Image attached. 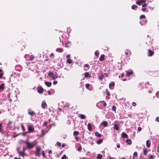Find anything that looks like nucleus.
<instances>
[{"label":"nucleus","mask_w":159,"mask_h":159,"mask_svg":"<svg viewBox=\"0 0 159 159\" xmlns=\"http://www.w3.org/2000/svg\"><path fill=\"white\" fill-rule=\"evenodd\" d=\"M87 127L89 131H91L92 130V126L91 124L90 123H89L88 124Z\"/></svg>","instance_id":"14"},{"label":"nucleus","mask_w":159,"mask_h":159,"mask_svg":"<svg viewBox=\"0 0 159 159\" xmlns=\"http://www.w3.org/2000/svg\"><path fill=\"white\" fill-rule=\"evenodd\" d=\"M65 158L68 159L67 157L64 154L61 158V159H65Z\"/></svg>","instance_id":"34"},{"label":"nucleus","mask_w":159,"mask_h":159,"mask_svg":"<svg viewBox=\"0 0 159 159\" xmlns=\"http://www.w3.org/2000/svg\"><path fill=\"white\" fill-rule=\"evenodd\" d=\"M28 132L29 133L33 132L34 131V128L32 127L31 126H28Z\"/></svg>","instance_id":"3"},{"label":"nucleus","mask_w":159,"mask_h":159,"mask_svg":"<svg viewBox=\"0 0 159 159\" xmlns=\"http://www.w3.org/2000/svg\"><path fill=\"white\" fill-rule=\"evenodd\" d=\"M3 84L2 83L0 85V90L3 89Z\"/></svg>","instance_id":"33"},{"label":"nucleus","mask_w":159,"mask_h":159,"mask_svg":"<svg viewBox=\"0 0 159 159\" xmlns=\"http://www.w3.org/2000/svg\"><path fill=\"white\" fill-rule=\"evenodd\" d=\"M45 84L48 87H50L52 85V83L51 82L46 81L45 82Z\"/></svg>","instance_id":"11"},{"label":"nucleus","mask_w":159,"mask_h":159,"mask_svg":"<svg viewBox=\"0 0 159 159\" xmlns=\"http://www.w3.org/2000/svg\"><path fill=\"white\" fill-rule=\"evenodd\" d=\"M104 77V76L103 75H102L99 77V80H102Z\"/></svg>","instance_id":"39"},{"label":"nucleus","mask_w":159,"mask_h":159,"mask_svg":"<svg viewBox=\"0 0 159 159\" xmlns=\"http://www.w3.org/2000/svg\"><path fill=\"white\" fill-rule=\"evenodd\" d=\"M19 154L20 156H23V152H19Z\"/></svg>","instance_id":"49"},{"label":"nucleus","mask_w":159,"mask_h":159,"mask_svg":"<svg viewBox=\"0 0 159 159\" xmlns=\"http://www.w3.org/2000/svg\"><path fill=\"white\" fill-rule=\"evenodd\" d=\"M106 93L107 95H110V93L109 92L107 89L106 90Z\"/></svg>","instance_id":"42"},{"label":"nucleus","mask_w":159,"mask_h":159,"mask_svg":"<svg viewBox=\"0 0 159 159\" xmlns=\"http://www.w3.org/2000/svg\"><path fill=\"white\" fill-rule=\"evenodd\" d=\"M71 43L70 42H68L65 45V47L66 48H69L70 45Z\"/></svg>","instance_id":"22"},{"label":"nucleus","mask_w":159,"mask_h":159,"mask_svg":"<svg viewBox=\"0 0 159 159\" xmlns=\"http://www.w3.org/2000/svg\"><path fill=\"white\" fill-rule=\"evenodd\" d=\"M137 7V6L135 5H134L132 6L131 8L133 9H134Z\"/></svg>","instance_id":"32"},{"label":"nucleus","mask_w":159,"mask_h":159,"mask_svg":"<svg viewBox=\"0 0 159 159\" xmlns=\"http://www.w3.org/2000/svg\"><path fill=\"white\" fill-rule=\"evenodd\" d=\"M143 153L145 155H146L148 152V150L146 148L143 149Z\"/></svg>","instance_id":"26"},{"label":"nucleus","mask_w":159,"mask_h":159,"mask_svg":"<svg viewBox=\"0 0 159 159\" xmlns=\"http://www.w3.org/2000/svg\"><path fill=\"white\" fill-rule=\"evenodd\" d=\"M52 151L50 150H49V151H48V153L49 154H50V153H52Z\"/></svg>","instance_id":"62"},{"label":"nucleus","mask_w":159,"mask_h":159,"mask_svg":"<svg viewBox=\"0 0 159 159\" xmlns=\"http://www.w3.org/2000/svg\"><path fill=\"white\" fill-rule=\"evenodd\" d=\"M70 54H68L66 56V57L67 59L70 58Z\"/></svg>","instance_id":"50"},{"label":"nucleus","mask_w":159,"mask_h":159,"mask_svg":"<svg viewBox=\"0 0 159 159\" xmlns=\"http://www.w3.org/2000/svg\"><path fill=\"white\" fill-rule=\"evenodd\" d=\"M43 88L41 87H39L37 88V91L39 93H41L43 92Z\"/></svg>","instance_id":"6"},{"label":"nucleus","mask_w":159,"mask_h":159,"mask_svg":"<svg viewBox=\"0 0 159 159\" xmlns=\"http://www.w3.org/2000/svg\"><path fill=\"white\" fill-rule=\"evenodd\" d=\"M68 64H71L72 62V60L70 58L67 59L66 60Z\"/></svg>","instance_id":"25"},{"label":"nucleus","mask_w":159,"mask_h":159,"mask_svg":"<svg viewBox=\"0 0 159 159\" xmlns=\"http://www.w3.org/2000/svg\"><path fill=\"white\" fill-rule=\"evenodd\" d=\"M116 147L117 148H120V144H117Z\"/></svg>","instance_id":"60"},{"label":"nucleus","mask_w":159,"mask_h":159,"mask_svg":"<svg viewBox=\"0 0 159 159\" xmlns=\"http://www.w3.org/2000/svg\"><path fill=\"white\" fill-rule=\"evenodd\" d=\"M115 85V83L113 82H111L109 84V87L111 88L112 86H113Z\"/></svg>","instance_id":"21"},{"label":"nucleus","mask_w":159,"mask_h":159,"mask_svg":"<svg viewBox=\"0 0 159 159\" xmlns=\"http://www.w3.org/2000/svg\"><path fill=\"white\" fill-rule=\"evenodd\" d=\"M142 128L140 127H138V130L139 131H140L141 130Z\"/></svg>","instance_id":"47"},{"label":"nucleus","mask_w":159,"mask_h":159,"mask_svg":"<svg viewBox=\"0 0 159 159\" xmlns=\"http://www.w3.org/2000/svg\"><path fill=\"white\" fill-rule=\"evenodd\" d=\"M156 121L159 122V118L158 117H157L156 119Z\"/></svg>","instance_id":"48"},{"label":"nucleus","mask_w":159,"mask_h":159,"mask_svg":"<svg viewBox=\"0 0 159 159\" xmlns=\"http://www.w3.org/2000/svg\"><path fill=\"white\" fill-rule=\"evenodd\" d=\"M95 135L96 136L98 137H100L101 136V134H100L99 133L97 132H95Z\"/></svg>","instance_id":"27"},{"label":"nucleus","mask_w":159,"mask_h":159,"mask_svg":"<svg viewBox=\"0 0 159 159\" xmlns=\"http://www.w3.org/2000/svg\"><path fill=\"white\" fill-rule=\"evenodd\" d=\"M40 149L39 147H37L36 148V152L35 153V155L36 156H39L40 155Z\"/></svg>","instance_id":"4"},{"label":"nucleus","mask_w":159,"mask_h":159,"mask_svg":"<svg viewBox=\"0 0 159 159\" xmlns=\"http://www.w3.org/2000/svg\"><path fill=\"white\" fill-rule=\"evenodd\" d=\"M157 152H159V147H158V150L157 151Z\"/></svg>","instance_id":"64"},{"label":"nucleus","mask_w":159,"mask_h":159,"mask_svg":"<svg viewBox=\"0 0 159 159\" xmlns=\"http://www.w3.org/2000/svg\"><path fill=\"white\" fill-rule=\"evenodd\" d=\"M47 105L45 102L43 101L41 103V107L42 108H44L46 107Z\"/></svg>","instance_id":"7"},{"label":"nucleus","mask_w":159,"mask_h":159,"mask_svg":"<svg viewBox=\"0 0 159 159\" xmlns=\"http://www.w3.org/2000/svg\"><path fill=\"white\" fill-rule=\"evenodd\" d=\"M84 77L85 78H90L91 77V75L89 74V73L88 72H85L84 73Z\"/></svg>","instance_id":"8"},{"label":"nucleus","mask_w":159,"mask_h":159,"mask_svg":"<svg viewBox=\"0 0 159 159\" xmlns=\"http://www.w3.org/2000/svg\"><path fill=\"white\" fill-rule=\"evenodd\" d=\"M146 0H138L136 2V3L139 5H141V3L145 2Z\"/></svg>","instance_id":"5"},{"label":"nucleus","mask_w":159,"mask_h":159,"mask_svg":"<svg viewBox=\"0 0 159 159\" xmlns=\"http://www.w3.org/2000/svg\"><path fill=\"white\" fill-rule=\"evenodd\" d=\"M114 129L117 130H118L119 129L118 126L117 125H116V124H115L114 127Z\"/></svg>","instance_id":"15"},{"label":"nucleus","mask_w":159,"mask_h":159,"mask_svg":"<svg viewBox=\"0 0 159 159\" xmlns=\"http://www.w3.org/2000/svg\"><path fill=\"white\" fill-rule=\"evenodd\" d=\"M79 116L82 119H84L85 118V116L82 114H79Z\"/></svg>","instance_id":"19"},{"label":"nucleus","mask_w":159,"mask_h":159,"mask_svg":"<svg viewBox=\"0 0 159 159\" xmlns=\"http://www.w3.org/2000/svg\"><path fill=\"white\" fill-rule=\"evenodd\" d=\"M12 123V122L10 121H9L8 123V125H9L11 124Z\"/></svg>","instance_id":"56"},{"label":"nucleus","mask_w":159,"mask_h":159,"mask_svg":"<svg viewBox=\"0 0 159 159\" xmlns=\"http://www.w3.org/2000/svg\"><path fill=\"white\" fill-rule=\"evenodd\" d=\"M102 155H101L100 154H98L97 158V159H102Z\"/></svg>","instance_id":"24"},{"label":"nucleus","mask_w":159,"mask_h":159,"mask_svg":"<svg viewBox=\"0 0 159 159\" xmlns=\"http://www.w3.org/2000/svg\"><path fill=\"white\" fill-rule=\"evenodd\" d=\"M2 74H0V78H2Z\"/></svg>","instance_id":"61"},{"label":"nucleus","mask_w":159,"mask_h":159,"mask_svg":"<svg viewBox=\"0 0 159 159\" xmlns=\"http://www.w3.org/2000/svg\"><path fill=\"white\" fill-rule=\"evenodd\" d=\"M82 149V147L81 146H80L79 147L78 149H77V150L78 151H80Z\"/></svg>","instance_id":"40"},{"label":"nucleus","mask_w":159,"mask_h":159,"mask_svg":"<svg viewBox=\"0 0 159 159\" xmlns=\"http://www.w3.org/2000/svg\"><path fill=\"white\" fill-rule=\"evenodd\" d=\"M142 10L143 11H146V9L145 8L143 7L142 9Z\"/></svg>","instance_id":"51"},{"label":"nucleus","mask_w":159,"mask_h":159,"mask_svg":"<svg viewBox=\"0 0 159 159\" xmlns=\"http://www.w3.org/2000/svg\"><path fill=\"white\" fill-rule=\"evenodd\" d=\"M150 159H154L153 158V157L152 155H151L150 157Z\"/></svg>","instance_id":"52"},{"label":"nucleus","mask_w":159,"mask_h":159,"mask_svg":"<svg viewBox=\"0 0 159 159\" xmlns=\"http://www.w3.org/2000/svg\"><path fill=\"white\" fill-rule=\"evenodd\" d=\"M101 125H102L104 127H105L107 125L108 123L106 121H103L101 123Z\"/></svg>","instance_id":"10"},{"label":"nucleus","mask_w":159,"mask_h":159,"mask_svg":"<svg viewBox=\"0 0 159 159\" xmlns=\"http://www.w3.org/2000/svg\"><path fill=\"white\" fill-rule=\"evenodd\" d=\"M79 134V133L78 131H75L73 132V135H78Z\"/></svg>","instance_id":"31"},{"label":"nucleus","mask_w":159,"mask_h":159,"mask_svg":"<svg viewBox=\"0 0 159 159\" xmlns=\"http://www.w3.org/2000/svg\"><path fill=\"white\" fill-rule=\"evenodd\" d=\"M105 55L104 54H102L101 55L99 59L100 61H102L104 60V57Z\"/></svg>","instance_id":"12"},{"label":"nucleus","mask_w":159,"mask_h":159,"mask_svg":"<svg viewBox=\"0 0 159 159\" xmlns=\"http://www.w3.org/2000/svg\"><path fill=\"white\" fill-rule=\"evenodd\" d=\"M34 57L32 55L30 56L29 59L30 61H31L34 59Z\"/></svg>","instance_id":"38"},{"label":"nucleus","mask_w":159,"mask_h":159,"mask_svg":"<svg viewBox=\"0 0 159 159\" xmlns=\"http://www.w3.org/2000/svg\"><path fill=\"white\" fill-rule=\"evenodd\" d=\"M148 53L149 54L148 55L150 56H152L154 54L153 51H152L151 50H148Z\"/></svg>","instance_id":"13"},{"label":"nucleus","mask_w":159,"mask_h":159,"mask_svg":"<svg viewBox=\"0 0 159 159\" xmlns=\"http://www.w3.org/2000/svg\"><path fill=\"white\" fill-rule=\"evenodd\" d=\"M146 145L147 148H149L150 147L151 144L149 143V141L147 140L146 142Z\"/></svg>","instance_id":"16"},{"label":"nucleus","mask_w":159,"mask_h":159,"mask_svg":"<svg viewBox=\"0 0 159 159\" xmlns=\"http://www.w3.org/2000/svg\"><path fill=\"white\" fill-rule=\"evenodd\" d=\"M85 86H86V87L87 88H88L90 86V84H86V85H85Z\"/></svg>","instance_id":"41"},{"label":"nucleus","mask_w":159,"mask_h":159,"mask_svg":"<svg viewBox=\"0 0 159 159\" xmlns=\"http://www.w3.org/2000/svg\"><path fill=\"white\" fill-rule=\"evenodd\" d=\"M84 66L86 67L87 68H89L90 67L89 65L88 64H85Z\"/></svg>","instance_id":"45"},{"label":"nucleus","mask_w":159,"mask_h":159,"mask_svg":"<svg viewBox=\"0 0 159 159\" xmlns=\"http://www.w3.org/2000/svg\"><path fill=\"white\" fill-rule=\"evenodd\" d=\"M57 144L59 146H61V143L59 142H57Z\"/></svg>","instance_id":"43"},{"label":"nucleus","mask_w":159,"mask_h":159,"mask_svg":"<svg viewBox=\"0 0 159 159\" xmlns=\"http://www.w3.org/2000/svg\"><path fill=\"white\" fill-rule=\"evenodd\" d=\"M48 75L51 77L52 78L53 80H55L57 78V74H54L52 72H50Z\"/></svg>","instance_id":"1"},{"label":"nucleus","mask_w":159,"mask_h":159,"mask_svg":"<svg viewBox=\"0 0 159 159\" xmlns=\"http://www.w3.org/2000/svg\"><path fill=\"white\" fill-rule=\"evenodd\" d=\"M102 142V139H100L97 142V143L98 144H100Z\"/></svg>","instance_id":"29"},{"label":"nucleus","mask_w":159,"mask_h":159,"mask_svg":"<svg viewBox=\"0 0 159 159\" xmlns=\"http://www.w3.org/2000/svg\"><path fill=\"white\" fill-rule=\"evenodd\" d=\"M99 52L98 50L96 51L95 52V55L96 56H97L99 55Z\"/></svg>","instance_id":"30"},{"label":"nucleus","mask_w":159,"mask_h":159,"mask_svg":"<svg viewBox=\"0 0 159 159\" xmlns=\"http://www.w3.org/2000/svg\"><path fill=\"white\" fill-rule=\"evenodd\" d=\"M75 139L76 140L78 141L79 139V138L78 137H76L75 138Z\"/></svg>","instance_id":"55"},{"label":"nucleus","mask_w":159,"mask_h":159,"mask_svg":"<svg viewBox=\"0 0 159 159\" xmlns=\"http://www.w3.org/2000/svg\"><path fill=\"white\" fill-rule=\"evenodd\" d=\"M146 22L147 21L146 19H145L144 20H141L140 21V23L142 25H143L145 24Z\"/></svg>","instance_id":"9"},{"label":"nucleus","mask_w":159,"mask_h":159,"mask_svg":"<svg viewBox=\"0 0 159 159\" xmlns=\"http://www.w3.org/2000/svg\"><path fill=\"white\" fill-rule=\"evenodd\" d=\"M140 19L141 20H142V19L144 20L145 19V16L144 15H142L140 16Z\"/></svg>","instance_id":"28"},{"label":"nucleus","mask_w":159,"mask_h":159,"mask_svg":"<svg viewBox=\"0 0 159 159\" xmlns=\"http://www.w3.org/2000/svg\"><path fill=\"white\" fill-rule=\"evenodd\" d=\"M57 81H55L53 82V84L54 85H56L57 84Z\"/></svg>","instance_id":"46"},{"label":"nucleus","mask_w":159,"mask_h":159,"mask_svg":"<svg viewBox=\"0 0 159 159\" xmlns=\"http://www.w3.org/2000/svg\"><path fill=\"white\" fill-rule=\"evenodd\" d=\"M132 105L133 106H135L136 105V103L135 102H133L132 103Z\"/></svg>","instance_id":"54"},{"label":"nucleus","mask_w":159,"mask_h":159,"mask_svg":"<svg viewBox=\"0 0 159 159\" xmlns=\"http://www.w3.org/2000/svg\"><path fill=\"white\" fill-rule=\"evenodd\" d=\"M133 72L132 71H130V72H127V73L126 75L128 76H129L131 75H132L133 74Z\"/></svg>","instance_id":"23"},{"label":"nucleus","mask_w":159,"mask_h":159,"mask_svg":"<svg viewBox=\"0 0 159 159\" xmlns=\"http://www.w3.org/2000/svg\"><path fill=\"white\" fill-rule=\"evenodd\" d=\"M44 125L45 126H47L48 125V123L47 122H45L44 123Z\"/></svg>","instance_id":"59"},{"label":"nucleus","mask_w":159,"mask_h":159,"mask_svg":"<svg viewBox=\"0 0 159 159\" xmlns=\"http://www.w3.org/2000/svg\"><path fill=\"white\" fill-rule=\"evenodd\" d=\"M103 102L104 103V104H103V105H104V106H106V103L104 101H103L102 102Z\"/></svg>","instance_id":"57"},{"label":"nucleus","mask_w":159,"mask_h":159,"mask_svg":"<svg viewBox=\"0 0 159 159\" xmlns=\"http://www.w3.org/2000/svg\"><path fill=\"white\" fill-rule=\"evenodd\" d=\"M126 143L129 144H131L132 143L131 140L129 139H127L126 140Z\"/></svg>","instance_id":"18"},{"label":"nucleus","mask_w":159,"mask_h":159,"mask_svg":"<svg viewBox=\"0 0 159 159\" xmlns=\"http://www.w3.org/2000/svg\"><path fill=\"white\" fill-rule=\"evenodd\" d=\"M147 5L145 3H144L142 6L143 7H145Z\"/></svg>","instance_id":"53"},{"label":"nucleus","mask_w":159,"mask_h":159,"mask_svg":"<svg viewBox=\"0 0 159 159\" xmlns=\"http://www.w3.org/2000/svg\"><path fill=\"white\" fill-rule=\"evenodd\" d=\"M41 154H42V155H43V157H45V153L43 151H41Z\"/></svg>","instance_id":"35"},{"label":"nucleus","mask_w":159,"mask_h":159,"mask_svg":"<svg viewBox=\"0 0 159 159\" xmlns=\"http://www.w3.org/2000/svg\"><path fill=\"white\" fill-rule=\"evenodd\" d=\"M122 137L127 138L128 136L127 135L125 132H123L121 134Z\"/></svg>","instance_id":"17"},{"label":"nucleus","mask_w":159,"mask_h":159,"mask_svg":"<svg viewBox=\"0 0 159 159\" xmlns=\"http://www.w3.org/2000/svg\"><path fill=\"white\" fill-rule=\"evenodd\" d=\"M28 113L31 116H32L34 114V112L33 111H29Z\"/></svg>","instance_id":"20"},{"label":"nucleus","mask_w":159,"mask_h":159,"mask_svg":"<svg viewBox=\"0 0 159 159\" xmlns=\"http://www.w3.org/2000/svg\"><path fill=\"white\" fill-rule=\"evenodd\" d=\"M112 110L116 112V106H115L114 105L112 107Z\"/></svg>","instance_id":"36"},{"label":"nucleus","mask_w":159,"mask_h":159,"mask_svg":"<svg viewBox=\"0 0 159 159\" xmlns=\"http://www.w3.org/2000/svg\"><path fill=\"white\" fill-rule=\"evenodd\" d=\"M48 93L49 95H51V94L50 92L49 91H48Z\"/></svg>","instance_id":"63"},{"label":"nucleus","mask_w":159,"mask_h":159,"mask_svg":"<svg viewBox=\"0 0 159 159\" xmlns=\"http://www.w3.org/2000/svg\"><path fill=\"white\" fill-rule=\"evenodd\" d=\"M65 146H66V144H65V143H63L62 145V147H64Z\"/></svg>","instance_id":"58"},{"label":"nucleus","mask_w":159,"mask_h":159,"mask_svg":"<svg viewBox=\"0 0 159 159\" xmlns=\"http://www.w3.org/2000/svg\"><path fill=\"white\" fill-rule=\"evenodd\" d=\"M26 148H32L34 146V145L32 143L26 142Z\"/></svg>","instance_id":"2"},{"label":"nucleus","mask_w":159,"mask_h":159,"mask_svg":"<svg viewBox=\"0 0 159 159\" xmlns=\"http://www.w3.org/2000/svg\"><path fill=\"white\" fill-rule=\"evenodd\" d=\"M46 132H45L44 130H42V134L43 135Z\"/></svg>","instance_id":"37"},{"label":"nucleus","mask_w":159,"mask_h":159,"mask_svg":"<svg viewBox=\"0 0 159 159\" xmlns=\"http://www.w3.org/2000/svg\"><path fill=\"white\" fill-rule=\"evenodd\" d=\"M137 155V152H135L133 154V156H136Z\"/></svg>","instance_id":"44"}]
</instances>
